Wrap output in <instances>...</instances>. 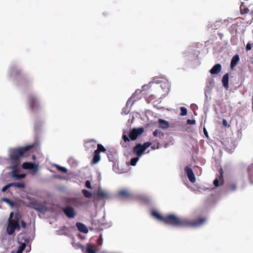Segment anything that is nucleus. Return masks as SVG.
I'll list each match as a JSON object with an SVG mask.
<instances>
[{"label": "nucleus", "instance_id": "1", "mask_svg": "<svg viewBox=\"0 0 253 253\" xmlns=\"http://www.w3.org/2000/svg\"><path fill=\"white\" fill-rule=\"evenodd\" d=\"M151 215L166 224L176 227L195 228L201 226L206 221V218L205 217H198L195 220H190L187 218L176 217L173 214L163 216L155 211L151 212Z\"/></svg>", "mask_w": 253, "mask_h": 253}, {"label": "nucleus", "instance_id": "2", "mask_svg": "<svg viewBox=\"0 0 253 253\" xmlns=\"http://www.w3.org/2000/svg\"><path fill=\"white\" fill-rule=\"evenodd\" d=\"M21 218V216L19 213H16L13 216V212L10 213L9 217L8 219V225L6 228V232L9 235H12L15 230H19L20 226L19 222Z\"/></svg>", "mask_w": 253, "mask_h": 253}, {"label": "nucleus", "instance_id": "3", "mask_svg": "<svg viewBox=\"0 0 253 253\" xmlns=\"http://www.w3.org/2000/svg\"><path fill=\"white\" fill-rule=\"evenodd\" d=\"M144 131V128L141 127L139 128H133L128 133V136L124 132L122 136L124 142H121L122 146L125 148L127 147L128 146V143L129 142L130 140L132 141L135 140L138 136L143 133Z\"/></svg>", "mask_w": 253, "mask_h": 253}, {"label": "nucleus", "instance_id": "4", "mask_svg": "<svg viewBox=\"0 0 253 253\" xmlns=\"http://www.w3.org/2000/svg\"><path fill=\"white\" fill-rule=\"evenodd\" d=\"M37 145L38 144L37 143H33L32 145H28L24 147H20L12 150L10 155L11 160L15 162L18 161L20 158L24 156L26 152L31 149L35 147L36 145Z\"/></svg>", "mask_w": 253, "mask_h": 253}, {"label": "nucleus", "instance_id": "5", "mask_svg": "<svg viewBox=\"0 0 253 253\" xmlns=\"http://www.w3.org/2000/svg\"><path fill=\"white\" fill-rule=\"evenodd\" d=\"M152 144L151 142H146L143 143V144H136L133 148V152L138 157H140Z\"/></svg>", "mask_w": 253, "mask_h": 253}, {"label": "nucleus", "instance_id": "6", "mask_svg": "<svg viewBox=\"0 0 253 253\" xmlns=\"http://www.w3.org/2000/svg\"><path fill=\"white\" fill-rule=\"evenodd\" d=\"M28 103L32 111H37L40 108V103L38 99L33 95H29L28 97Z\"/></svg>", "mask_w": 253, "mask_h": 253}, {"label": "nucleus", "instance_id": "7", "mask_svg": "<svg viewBox=\"0 0 253 253\" xmlns=\"http://www.w3.org/2000/svg\"><path fill=\"white\" fill-rule=\"evenodd\" d=\"M22 168L25 169H29L34 172L38 170V166L31 162H25L22 165Z\"/></svg>", "mask_w": 253, "mask_h": 253}, {"label": "nucleus", "instance_id": "8", "mask_svg": "<svg viewBox=\"0 0 253 253\" xmlns=\"http://www.w3.org/2000/svg\"><path fill=\"white\" fill-rule=\"evenodd\" d=\"M66 202L76 207L81 206L83 204L82 199L81 198H69L67 199Z\"/></svg>", "mask_w": 253, "mask_h": 253}, {"label": "nucleus", "instance_id": "9", "mask_svg": "<svg viewBox=\"0 0 253 253\" xmlns=\"http://www.w3.org/2000/svg\"><path fill=\"white\" fill-rule=\"evenodd\" d=\"M65 214L69 218H73L76 215V212L73 208L68 206L63 209Z\"/></svg>", "mask_w": 253, "mask_h": 253}, {"label": "nucleus", "instance_id": "10", "mask_svg": "<svg viewBox=\"0 0 253 253\" xmlns=\"http://www.w3.org/2000/svg\"><path fill=\"white\" fill-rule=\"evenodd\" d=\"M224 180H223V171L222 170L220 171V174L218 176V177L216 178L213 182V184L215 187H218L219 185H222L223 184Z\"/></svg>", "mask_w": 253, "mask_h": 253}, {"label": "nucleus", "instance_id": "11", "mask_svg": "<svg viewBox=\"0 0 253 253\" xmlns=\"http://www.w3.org/2000/svg\"><path fill=\"white\" fill-rule=\"evenodd\" d=\"M117 196L121 198H129L132 197V194L128 190L123 189L118 192Z\"/></svg>", "mask_w": 253, "mask_h": 253}, {"label": "nucleus", "instance_id": "12", "mask_svg": "<svg viewBox=\"0 0 253 253\" xmlns=\"http://www.w3.org/2000/svg\"><path fill=\"white\" fill-rule=\"evenodd\" d=\"M32 207L35 210L40 211L43 212L45 210V207L42 204L35 201L31 203Z\"/></svg>", "mask_w": 253, "mask_h": 253}, {"label": "nucleus", "instance_id": "13", "mask_svg": "<svg viewBox=\"0 0 253 253\" xmlns=\"http://www.w3.org/2000/svg\"><path fill=\"white\" fill-rule=\"evenodd\" d=\"M96 195L101 199H108L109 198V194L106 191L102 189H98Z\"/></svg>", "mask_w": 253, "mask_h": 253}, {"label": "nucleus", "instance_id": "14", "mask_svg": "<svg viewBox=\"0 0 253 253\" xmlns=\"http://www.w3.org/2000/svg\"><path fill=\"white\" fill-rule=\"evenodd\" d=\"M221 70V66L219 64L215 65L210 70L211 74H217Z\"/></svg>", "mask_w": 253, "mask_h": 253}, {"label": "nucleus", "instance_id": "15", "mask_svg": "<svg viewBox=\"0 0 253 253\" xmlns=\"http://www.w3.org/2000/svg\"><path fill=\"white\" fill-rule=\"evenodd\" d=\"M78 230L84 233H87L88 232V229L87 227L83 224L81 222H77L76 224Z\"/></svg>", "mask_w": 253, "mask_h": 253}, {"label": "nucleus", "instance_id": "16", "mask_svg": "<svg viewBox=\"0 0 253 253\" xmlns=\"http://www.w3.org/2000/svg\"><path fill=\"white\" fill-rule=\"evenodd\" d=\"M237 189V185L235 183L231 182L229 183L226 188L227 192H230L235 191Z\"/></svg>", "mask_w": 253, "mask_h": 253}, {"label": "nucleus", "instance_id": "17", "mask_svg": "<svg viewBox=\"0 0 253 253\" xmlns=\"http://www.w3.org/2000/svg\"><path fill=\"white\" fill-rule=\"evenodd\" d=\"M239 60H240V58H239V56L238 55H235L232 57L231 61V64H230V67L232 69H233L236 66V65H237V63L239 62Z\"/></svg>", "mask_w": 253, "mask_h": 253}, {"label": "nucleus", "instance_id": "18", "mask_svg": "<svg viewBox=\"0 0 253 253\" xmlns=\"http://www.w3.org/2000/svg\"><path fill=\"white\" fill-rule=\"evenodd\" d=\"M100 160V153L96 152L95 151L93 153V157L91 161L92 164H96Z\"/></svg>", "mask_w": 253, "mask_h": 253}, {"label": "nucleus", "instance_id": "19", "mask_svg": "<svg viewBox=\"0 0 253 253\" xmlns=\"http://www.w3.org/2000/svg\"><path fill=\"white\" fill-rule=\"evenodd\" d=\"M159 126L161 128L163 129L168 128L169 127V124L168 122L162 119H159L158 121Z\"/></svg>", "mask_w": 253, "mask_h": 253}, {"label": "nucleus", "instance_id": "20", "mask_svg": "<svg viewBox=\"0 0 253 253\" xmlns=\"http://www.w3.org/2000/svg\"><path fill=\"white\" fill-rule=\"evenodd\" d=\"M228 81H229V76H228V74L227 73L223 76L222 80L223 85L225 87H228Z\"/></svg>", "mask_w": 253, "mask_h": 253}, {"label": "nucleus", "instance_id": "21", "mask_svg": "<svg viewBox=\"0 0 253 253\" xmlns=\"http://www.w3.org/2000/svg\"><path fill=\"white\" fill-rule=\"evenodd\" d=\"M86 253H96V250L90 244H87L86 247Z\"/></svg>", "mask_w": 253, "mask_h": 253}, {"label": "nucleus", "instance_id": "22", "mask_svg": "<svg viewBox=\"0 0 253 253\" xmlns=\"http://www.w3.org/2000/svg\"><path fill=\"white\" fill-rule=\"evenodd\" d=\"M153 134L155 137H159L160 139H162L164 135V134L159 129L155 130Z\"/></svg>", "mask_w": 253, "mask_h": 253}, {"label": "nucleus", "instance_id": "23", "mask_svg": "<svg viewBox=\"0 0 253 253\" xmlns=\"http://www.w3.org/2000/svg\"><path fill=\"white\" fill-rule=\"evenodd\" d=\"M152 143V144L151 145H152L151 148L152 150L158 149L161 147V145L160 143L158 142V140H155L153 141Z\"/></svg>", "mask_w": 253, "mask_h": 253}, {"label": "nucleus", "instance_id": "24", "mask_svg": "<svg viewBox=\"0 0 253 253\" xmlns=\"http://www.w3.org/2000/svg\"><path fill=\"white\" fill-rule=\"evenodd\" d=\"M95 151L100 153V152H105L106 151V149L102 144H98L97 149Z\"/></svg>", "mask_w": 253, "mask_h": 253}, {"label": "nucleus", "instance_id": "25", "mask_svg": "<svg viewBox=\"0 0 253 253\" xmlns=\"http://www.w3.org/2000/svg\"><path fill=\"white\" fill-rule=\"evenodd\" d=\"M11 185L12 186L17 187L19 188H23L25 187V184L23 182H12L11 183Z\"/></svg>", "mask_w": 253, "mask_h": 253}, {"label": "nucleus", "instance_id": "26", "mask_svg": "<svg viewBox=\"0 0 253 253\" xmlns=\"http://www.w3.org/2000/svg\"><path fill=\"white\" fill-rule=\"evenodd\" d=\"M184 171L187 177L193 172L192 169L188 166L185 167Z\"/></svg>", "mask_w": 253, "mask_h": 253}, {"label": "nucleus", "instance_id": "27", "mask_svg": "<svg viewBox=\"0 0 253 253\" xmlns=\"http://www.w3.org/2000/svg\"><path fill=\"white\" fill-rule=\"evenodd\" d=\"M82 193L86 198H90L92 196L91 193L85 189L83 190Z\"/></svg>", "mask_w": 253, "mask_h": 253}, {"label": "nucleus", "instance_id": "28", "mask_svg": "<svg viewBox=\"0 0 253 253\" xmlns=\"http://www.w3.org/2000/svg\"><path fill=\"white\" fill-rule=\"evenodd\" d=\"M1 200L2 201L6 202L7 204L10 205L11 207H13L14 206V203L6 198H3L1 199Z\"/></svg>", "mask_w": 253, "mask_h": 253}, {"label": "nucleus", "instance_id": "29", "mask_svg": "<svg viewBox=\"0 0 253 253\" xmlns=\"http://www.w3.org/2000/svg\"><path fill=\"white\" fill-rule=\"evenodd\" d=\"M54 166L55 167H56L57 168V169H58L59 170H60L63 172L66 173L67 172V169L64 167H61V166H59L56 164L54 165Z\"/></svg>", "mask_w": 253, "mask_h": 253}, {"label": "nucleus", "instance_id": "30", "mask_svg": "<svg viewBox=\"0 0 253 253\" xmlns=\"http://www.w3.org/2000/svg\"><path fill=\"white\" fill-rule=\"evenodd\" d=\"M13 176L17 179H21L25 177V174H18L14 172L13 174Z\"/></svg>", "mask_w": 253, "mask_h": 253}, {"label": "nucleus", "instance_id": "31", "mask_svg": "<svg viewBox=\"0 0 253 253\" xmlns=\"http://www.w3.org/2000/svg\"><path fill=\"white\" fill-rule=\"evenodd\" d=\"M180 109V111H181L180 115L181 116H184L186 115V114L187 113V110L185 107H181Z\"/></svg>", "mask_w": 253, "mask_h": 253}, {"label": "nucleus", "instance_id": "32", "mask_svg": "<svg viewBox=\"0 0 253 253\" xmlns=\"http://www.w3.org/2000/svg\"><path fill=\"white\" fill-rule=\"evenodd\" d=\"M188 178L190 182L192 183H194L196 181V178L194 175V172L191 174L190 175L188 176Z\"/></svg>", "mask_w": 253, "mask_h": 253}, {"label": "nucleus", "instance_id": "33", "mask_svg": "<svg viewBox=\"0 0 253 253\" xmlns=\"http://www.w3.org/2000/svg\"><path fill=\"white\" fill-rule=\"evenodd\" d=\"M139 158H138V157H136V158H132L130 160V165L131 166H135L137 163V162L138 161Z\"/></svg>", "mask_w": 253, "mask_h": 253}, {"label": "nucleus", "instance_id": "34", "mask_svg": "<svg viewBox=\"0 0 253 253\" xmlns=\"http://www.w3.org/2000/svg\"><path fill=\"white\" fill-rule=\"evenodd\" d=\"M73 246L76 249H81L83 251V252H84V247L81 244H73Z\"/></svg>", "mask_w": 253, "mask_h": 253}, {"label": "nucleus", "instance_id": "35", "mask_svg": "<svg viewBox=\"0 0 253 253\" xmlns=\"http://www.w3.org/2000/svg\"><path fill=\"white\" fill-rule=\"evenodd\" d=\"M12 186L11 185V183H9L7 185H5V186H4L2 188V192H5L7 189L9 188L10 187Z\"/></svg>", "mask_w": 253, "mask_h": 253}, {"label": "nucleus", "instance_id": "36", "mask_svg": "<svg viewBox=\"0 0 253 253\" xmlns=\"http://www.w3.org/2000/svg\"><path fill=\"white\" fill-rule=\"evenodd\" d=\"M25 244H23L21 246H20L18 249V251H20L22 253L23 250L25 249Z\"/></svg>", "mask_w": 253, "mask_h": 253}, {"label": "nucleus", "instance_id": "37", "mask_svg": "<svg viewBox=\"0 0 253 253\" xmlns=\"http://www.w3.org/2000/svg\"><path fill=\"white\" fill-rule=\"evenodd\" d=\"M196 123V121L194 120L188 119L187 121V124L188 125H194Z\"/></svg>", "mask_w": 253, "mask_h": 253}, {"label": "nucleus", "instance_id": "38", "mask_svg": "<svg viewBox=\"0 0 253 253\" xmlns=\"http://www.w3.org/2000/svg\"><path fill=\"white\" fill-rule=\"evenodd\" d=\"M85 185L88 188H91V183L89 180L85 181Z\"/></svg>", "mask_w": 253, "mask_h": 253}, {"label": "nucleus", "instance_id": "39", "mask_svg": "<svg viewBox=\"0 0 253 253\" xmlns=\"http://www.w3.org/2000/svg\"><path fill=\"white\" fill-rule=\"evenodd\" d=\"M252 45L250 43H248L246 45V50L247 51L250 50L252 49Z\"/></svg>", "mask_w": 253, "mask_h": 253}, {"label": "nucleus", "instance_id": "40", "mask_svg": "<svg viewBox=\"0 0 253 253\" xmlns=\"http://www.w3.org/2000/svg\"><path fill=\"white\" fill-rule=\"evenodd\" d=\"M21 226H22V227L23 228H26V225H27V224H26V223L25 221H24L22 220V221H21Z\"/></svg>", "mask_w": 253, "mask_h": 253}, {"label": "nucleus", "instance_id": "41", "mask_svg": "<svg viewBox=\"0 0 253 253\" xmlns=\"http://www.w3.org/2000/svg\"><path fill=\"white\" fill-rule=\"evenodd\" d=\"M21 71L20 70H17L16 71H15V74L16 75H19L21 73Z\"/></svg>", "mask_w": 253, "mask_h": 253}, {"label": "nucleus", "instance_id": "42", "mask_svg": "<svg viewBox=\"0 0 253 253\" xmlns=\"http://www.w3.org/2000/svg\"><path fill=\"white\" fill-rule=\"evenodd\" d=\"M226 124H227V122H226V121L225 119H223V125L224 126H226Z\"/></svg>", "mask_w": 253, "mask_h": 253}, {"label": "nucleus", "instance_id": "43", "mask_svg": "<svg viewBox=\"0 0 253 253\" xmlns=\"http://www.w3.org/2000/svg\"><path fill=\"white\" fill-rule=\"evenodd\" d=\"M204 133H205V135H207V133H208V132H207V131H206V129H204Z\"/></svg>", "mask_w": 253, "mask_h": 253}, {"label": "nucleus", "instance_id": "44", "mask_svg": "<svg viewBox=\"0 0 253 253\" xmlns=\"http://www.w3.org/2000/svg\"><path fill=\"white\" fill-rule=\"evenodd\" d=\"M130 98H129V99L127 100V104H128V103H129V101H130Z\"/></svg>", "mask_w": 253, "mask_h": 253}, {"label": "nucleus", "instance_id": "45", "mask_svg": "<svg viewBox=\"0 0 253 253\" xmlns=\"http://www.w3.org/2000/svg\"><path fill=\"white\" fill-rule=\"evenodd\" d=\"M16 253H22L17 250V252H16Z\"/></svg>", "mask_w": 253, "mask_h": 253}, {"label": "nucleus", "instance_id": "46", "mask_svg": "<svg viewBox=\"0 0 253 253\" xmlns=\"http://www.w3.org/2000/svg\"><path fill=\"white\" fill-rule=\"evenodd\" d=\"M91 141H93V140H89V142H91Z\"/></svg>", "mask_w": 253, "mask_h": 253}]
</instances>
